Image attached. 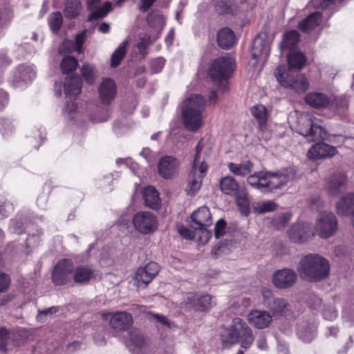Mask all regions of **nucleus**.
<instances>
[{
  "label": "nucleus",
  "mask_w": 354,
  "mask_h": 354,
  "mask_svg": "<svg viewBox=\"0 0 354 354\" xmlns=\"http://www.w3.org/2000/svg\"><path fill=\"white\" fill-rule=\"evenodd\" d=\"M128 44V41H124L113 52L111 58V67L115 68L120 65L121 61L127 54V46Z\"/></svg>",
  "instance_id": "41"
},
{
  "label": "nucleus",
  "mask_w": 354,
  "mask_h": 354,
  "mask_svg": "<svg viewBox=\"0 0 354 354\" xmlns=\"http://www.w3.org/2000/svg\"><path fill=\"white\" fill-rule=\"evenodd\" d=\"M300 338L304 342H310L313 339L315 336V332L313 330H310L308 332H299Z\"/></svg>",
  "instance_id": "60"
},
{
  "label": "nucleus",
  "mask_w": 354,
  "mask_h": 354,
  "mask_svg": "<svg viewBox=\"0 0 354 354\" xmlns=\"http://www.w3.org/2000/svg\"><path fill=\"white\" fill-rule=\"evenodd\" d=\"M235 41L234 32L228 28L221 29L217 34V42L218 46L223 49H228L233 46Z\"/></svg>",
  "instance_id": "31"
},
{
  "label": "nucleus",
  "mask_w": 354,
  "mask_h": 354,
  "mask_svg": "<svg viewBox=\"0 0 354 354\" xmlns=\"http://www.w3.org/2000/svg\"><path fill=\"white\" fill-rule=\"evenodd\" d=\"M315 232L307 223L293 224L288 230L290 239L295 243H304L313 236Z\"/></svg>",
  "instance_id": "17"
},
{
  "label": "nucleus",
  "mask_w": 354,
  "mask_h": 354,
  "mask_svg": "<svg viewBox=\"0 0 354 354\" xmlns=\"http://www.w3.org/2000/svg\"><path fill=\"white\" fill-rule=\"evenodd\" d=\"M295 122H290L292 128L310 142L329 140L330 134L308 113H296Z\"/></svg>",
  "instance_id": "3"
},
{
  "label": "nucleus",
  "mask_w": 354,
  "mask_h": 354,
  "mask_svg": "<svg viewBox=\"0 0 354 354\" xmlns=\"http://www.w3.org/2000/svg\"><path fill=\"white\" fill-rule=\"evenodd\" d=\"M294 168H283L275 172L265 171V192H272L281 189L295 178Z\"/></svg>",
  "instance_id": "6"
},
{
  "label": "nucleus",
  "mask_w": 354,
  "mask_h": 354,
  "mask_svg": "<svg viewBox=\"0 0 354 354\" xmlns=\"http://www.w3.org/2000/svg\"><path fill=\"white\" fill-rule=\"evenodd\" d=\"M265 171H261L250 175L247 182L252 187L265 192Z\"/></svg>",
  "instance_id": "40"
},
{
  "label": "nucleus",
  "mask_w": 354,
  "mask_h": 354,
  "mask_svg": "<svg viewBox=\"0 0 354 354\" xmlns=\"http://www.w3.org/2000/svg\"><path fill=\"white\" fill-rule=\"evenodd\" d=\"M63 22L62 15L60 12H53L48 17V24L53 32L59 30Z\"/></svg>",
  "instance_id": "44"
},
{
  "label": "nucleus",
  "mask_w": 354,
  "mask_h": 354,
  "mask_svg": "<svg viewBox=\"0 0 354 354\" xmlns=\"http://www.w3.org/2000/svg\"><path fill=\"white\" fill-rule=\"evenodd\" d=\"M235 336L239 339L241 347L245 349L249 348L254 342V336L252 329L243 319L236 317L232 320L230 326Z\"/></svg>",
  "instance_id": "10"
},
{
  "label": "nucleus",
  "mask_w": 354,
  "mask_h": 354,
  "mask_svg": "<svg viewBox=\"0 0 354 354\" xmlns=\"http://www.w3.org/2000/svg\"><path fill=\"white\" fill-rule=\"evenodd\" d=\"M299 41V34L297 30L288 31L283 36V39L281 43V48H285L293 50V48L297 46Z\"/></svg>",
  "instance_id": "38"
},
{
  "label": "nucleus",
  "mask_w": 354,
  "mask_h": 354,
  "mask_svg": "<svg viewBox=\"0 0 354 354\" xmlns=\"http://www.w3.org/2000/svg\"><path fill=\"white\" fill-rule=\"evenodd\" d=\"M226 222L223 219H220L216 223L214 228V236L216 239L223 236L225 232Z\"/></svg>",
  "instance_id": "54"
},
{
  "label": "nucleus",
  "mask_w": 354,
  "mask_h": 354,
  "mask_svg": "<svg viewBox=\"0 0 354 354\" xmlns=\"http://www.w3.org/2000/svg\"><path fill=\"white\" fill-rule=\"evenodd\" d=\"M277 207V204L272 201H267L257 203L254 209L259 214H263L274 211Z\"/></svg>",
  "instance_id": "46"
},
{
  "label": "nucleus",
  "mask_w": 354,
  "mask_h": 354,
  "mask_svg": "<svg viewBox=\"0 0 354 354\" xmlns=\"http://www.w3.org/2000/svg\"><path fill=\"white\" fill-rule=\"evenodd\" d=\"M134 227L142 234L154 231L158 225L156 216L151 212L141 211L134 214L132 219Z\"/></svg>",
  "instance_id": "12"
},
{
  "label": "nucleus",
  "mask_w": 354,
  "mask_h": 354,
  "mask_svg": "<svg viewBox=\"0 0 354 354\" xmlns=\"http://www.w3.org/2000/svg\"><path fill=\"white\" fill-rule=\"evenodd\" d=\"M346 174L343 172H336L326 182V189L330 196H337L346 189Z\"/></svg>",
  "instance_id": "18"
},
{
  "label": "nucleus",
  "mask_w": 354,
  "mask_h": 354,
  "mask_svg": "<svg viewBox=\"0 0 354 354\" xmlns=\"http://www.w3.org/2000/svg\"><path fill=\"white\" fill-rule=\"evenodd\" d=\"M151 41L149 37L145 36L142 37L138 44V48L140 53H143L147 48L151 44Z\"/></svg>",
  "instance_id": "57"
},
{
  "label": "nucleus",
  "mask_w": 354,
  "mask_h": 354,
  "mask_svg": "<svg viewBox=\"0 0 354 354\" xmlns=\"http://www.w3.org/2000/svg\"><path fill=\"white\" fill-rule=\"evenodd\" d=\"M207 170V165L203 161L198 166L192 167L188 180L187 194L193 196L201 188L203 178Z\"/></svg>",
  "instance_id": "16"
},
{
  "label": "nucleus",
  "mask_w": 354,
  "mask_h": 354,
  "mask_svg": "<svg viewBox=\"0 0 354 354\" xmlns=\"http://www.w3.org/2000/svg\"><path fill=\"white\" fill-rule=\"evenodd\" d=\"M288 61L290 66L288 72L293 73V69L300 70L305 66L306 59L301 52L290 50Z\"/></svg>",
  "instance_id": "33"
},
{
  "label": "nucleus",
  "mask_w": 354,
  "mask_h": 354,
  "mask_svg": "<svg viewBox=\"0 0 354 354\" xmlns=\"http://www.w3.org/2000/svg\"><path fill=\"white\" fill-rule=\"evenodd\" d=\"M10 284V277L2 272H0V292L6 291Z\"/></svg>",
  "instance_id": "55"
},
{
  "label": "nucleus",
  "mask_w": 354,
  "mask_h": 354,
  "mask_svg": "<svg viewBox=\"0 0 354 354\" xmlns=\"http://www.w3.org/2000/svg\"><path fill=\"white\" fill-rule=\"evenodd\" d=\"M81 10L82 4L80 0H65L64 13L66 18H76L80 15Z\"/></svg>",
  "instance_id": "35"
},
{
  "label": "nucleus",
  "mask_w": 354,
  "mask_h": 354,
  "mask_svg": "<svg viewBox=\"0 0 354 354\" xmlns=\"http://www.w3.org/2000/svg\"><path fill=\"white\" fill-rule=\"evenodd\" d=\"M165 60L159 57L151 63V69L153 73H158L163 68Z\"/></svg>",
  "instance_id": "56"
},
{
  "label": "nucleus",
  "mask_w": 354,
  "mask_h": 354,
  "mask_svg": "<svg viewBox=\"0 0 354 354\" xmlns=\"http://www.w3.org/2000/svg\"><path fill=\"white\" fill-rule=\"evenodd\" d=\"M268 306L274 317H283L290 310L291 306L287 299L282 297L270 299L268 301Z\"/></svg>",
  "instance_id": "26"
},
{
  "label": "nucleus",
  "mask_w": 354,
  "mask_h": 354,
  "mask_svg": "<svg viewBox=\"0 0 354 354\" xmlns=\"http://www.w3.org/2000/svg\"><path fill=\"white\" fill-rule=\"evenodd\" d=\"M143 198L146 206L151 209H158L160 205L159 193L152 186L145 187L142 192Z\"/></svg>",
  "instance_id": "29"
},
{
  "label": "nucleus",
  "mask_w": 354,
  "mask_h": 354,
  "mask_svg": "<svg viewBox=\"0 0 354 354\" xmlns=\"http://www.w3.org/2000/svg\"><path fill=\"white\" fill-rule=\"evenodd\" d=\"M336 213L340 216L354 214V192L343 195L335 205Z\"/></svg>",
  "instance_id": "23"
},
{
  "label": "nucleus",
  "mask_w": 354,
  "mask_h": 354,
  "mask_svg": "<svg viewBox=\"0 0 354 354\" xmlns=\"http://www.w3.org/2000/svg\"><path fill=\"white\" fill-rule=\"evenodd\" d=\"M77 109V105L74 102H68L65 106L64 111L66 113H72Z\"/></svg>",
  "instance_id": "64"
},
{
  "label": "nucleus",
  "mask_w": 354,
  "mask_h": 354,
  "mask_svg": "<svg viewBox=\"0 0 354 354\" xmlns=\"http://www.w3.org/2000/svg\"><path fill=\"white\" fill-rule=\"evenodd\" d=\"M253 116L258 120V123L261 129L266 127L267 113L266 109L263 105H257L252 109Z\"/></svg>",
  "instance_id": "42"
},
{
  "label": "nucleus",
  "mask_w": 354,
  "mask_h": 354,
  "mask_svg": "<svg viewBox=\"0 0 354 354\" xmlns=\"http://www.w3.org/2000/svg\"><path fill=\"white\" fill-rule=\"evenodd\" d=\"M335 103L338 111L342 113H344L348 107V102L346 99H337Z\"/></svg>",
  "instance_id": "58"
},
{
  "label": "nucleus",
  "mask_w": 354,
  "mask_h": 354,
  "mask_svg": "<svg viewBox=\"0 0 354 354\" xmlns=\"http://www.w3.org/2000/svg\"><path fill=\"white\" fill-rule=\"evenodd\" d=\"M198 230V241L202 244H205L208 242L212 236L211 232L206 229V227H202L201 228L194 229Z\"/></svg>",
  "instance_id": "52"
},
{
  "label": "nucleus",
  "mask_w": 354,
  "mask_h": 354,
  "mask_svg": "<svg viewBox=\"0 0 354 354\" xmlns=\"http://www.w3.org/2000/svg\"><path fill=\"white\" fill-rule=\"evenodd\" d=\"M99 98L103 104H110L116 95V86L114 81L105 78L101 82L99 89Z\"/></svg>",
  "instance_id": "22"
},
{
  "label": "nucleus",
  "mask_w": 354,
  "mask_h": 354,
  "mask_svg": "<svg viewBox=\"0 0 354 354\" xmlns=\"http://www.w3.org/2000/svg\"><path fill=\"white\" fill-rule=\"evenodd\" d=\"M12 210L13 206L12 204L0 198V219L8 216Z\"/></svg>",
  "instance_id": "53"
},
{
  "label": "nucleus",
  "mask_w": 354,
  "mask_h": 354,
  "mask_svg": "<svg viewBox=\"0 0 354 354\" xmlns=\"http://www.w3.org/2000/svg\"><path fill=\"white\" fill-rule=\"evenodd\" d=\"M188 302L193 305L197 310L204 311L209 309L214 305L212 297L209 295H194L189 297Z\"/></svg>",
  "instance_id": "27"
},
{
  "label": "nucleus",
  "mask_w": 354,
  "mask_h": 354,
  "mask_svg": "<svg viewBox=\"0 0 354 354\" xmlns=\"http://www.w3.org/2000/svg\"><path fill=\"white\" fill-rule=\"evenodd\" d=\"M220 339L222 346L225 348H230L233 345L239 343V339L236 338L230 326L222 328L220 333Z\"/></svg>",
  "instance_id": "36"
},
{
  "label": "nucleus",
  "mask_w": 354,
  "mask_h": 354,
  "mask_svg": "<svg viewBox=\"0 0 354 354\" xmlns=\"http://www.w3.org/2000/svg\"><path fill=\"white\" fill-rule=\"evenodd\" d=\"M82 91V81L80 77H67L64 83V92L66 96L78 95Z\"/></svg>",
  "instance_id": "30"
},
{
  "label": "nucleus",
  "mask_w": 354,
  "mask_h": 354,
  "mask_svg": "<svg viewBox=\"0 0 354 354\" xmlns=\"http://www.w3.org/2000/svg\"><path fill=\"white\" fill-rule=\"evenodd\" d=\"M112 10V3L111 2H105L100 7L96 6L95 8L91 10L90 15L88 16V21H92L104 17L109 12Z\"/></svg>",
  "instance_id": "39"
},
{
  "label": "nucleus",
  "mask_w": 354,
  "mask_h": 354,
  "mask_svg": "<svg viewBox=\"0 0 354 354\" xmlns=\"http://www.w3.org/2000/svg\"><path fill=\"white\" fill-rule=\"evenodd\" d=\"M180 162L172 156L162 157L158 165L159 175L165 180L173 179L178 174Z\"/></svg>",
  "instance_id": "15"
},
{
  "label": "nucleus",
  "mask_w": 354,
  "mask_h": 354,
  "mask_svg": "<svg viewBox=\"0 0 354 354\" xmlns=\"http://www.w3.org/2000/svg\"><path fill=\"white\" fill-rule=\"evenodd\" d=\"M77 65V61L74 57L67 56L62 59L60 68L64 73H69L75 70Z\"/></svg>",
  "instance_id": "43"
},
{
  "label": "nucleus",
  "mask_w": 354,
  "mask_h": 354,
  "mask_svg": "<svg viewBox=\"0 0 354 354\" xmlns=\"http://www.w3.org/2000/svg\"><path fill=\"white\" fill-rule=\"evenodd\" d=\"M257 346L261 350H266L268 348L267 342H266V337L264 334H261L258 339L257 342Z\"/></svg>",
  "instance_id": "63"
},
{
  "label": "nucleus",
  "mask_w": 354,
  "mask_h": 354,
  "mask_svg": "<svg viewBox=\"0 0 354 354\" xmlns=\"http://www.w3.org/2000/svg\"><path fill=\"white\" fill-rule=\"evenodd\" d=\"M297 281V274L290 268H283L275 271L272 276L273 285L279 289L292 287Z\"/></svg>",
  "instance_id": "14"
},
{
  "label": "nucleus",
  "mask_w": 354,
  "mask_h": 354,
  "mask_svg": "<svg viewBox=\"0 0 354 354\" xmlns=\"http://www.w3.org/2000/svg\"><path fill=\"white\" fill-rule=\"evenodd\" d=\"M19 77L24 82H28L35 77V72L30 66H20L18 68Z\"/></svg>",
  "instance_id": "49"
},
{
  "label": "nucleus",
  "mask_w": 354,
  "mask_h": 354,
  "mask_svg": "<svg viewBox=\"0 0 354 354\" xmlns=\"http://www.w3.org/2000/svg\"><path fill=\"white\" fill-rule=\"evenodd\" d=\"M159 272V266L155 262H149L145 267L138 268L135 279L138 286L142 284L146 286L151 281Z\"/></svg>",
  "instance_id": "19"
},
{
  "label": "nucleus",
  "mask_w": 354,
  "mask_h": 354,
  "mask_svg": "<svg viewBox=\"0 0 354 354\" xmlns=\"http://www.w3.org/2000/svg\"><path fill=\"white\" fill-rule=\"evenodd\" d=\"M338 227L337 219L331 212H322L319 214L315 226V232L323 239L333 236Z\"/></svg>",
  "instance_id": "8"
},
{
  "label": "nucleus",
  "mask_w": 354,
  "mask_h": 354,
  "mask_svg": "<svg viewBox=\"0 0 354 354\" xmlns=\"http://www.w3.org/2000/svg\"><path fill=\"white\" fill-rule=\"evenodd\" d=\"M322 22V14L315 12L309 15L305 19L302 20L299 25L300 30L305 32H309Z\"/></svg>",
  "instance_id": "32"
},
{
  "label": "nucleus",
  "mask_w": 354,
  "mask_h": 354,
  "mask_svg": "<svg viewBox=\"0 0 354 354\" xmlns=\"http://www.w3.org/2000/svg\"><path fill=\"white\" fill-rule=\"evenodd\" d=\"M18 335L14 331H9L5 328H0V353L6 354V353L19 346Z\"/></svg>",
  "instance_id": "24"
},
{
  "label": "nucleus",
  "mask_w": 354,
  "mask_h": 354,
  "mask_svg": "<svg viewBox=\"0 0 354 354\" xmlns=\"http://www.w3.org/2000/svg\"><path fill=\"white\" fill-rule=\"evenodd\" d=\"M229 170L235 175L245 176L252 171L254 165L250 161L247 160L241 164H236L230 162L227 165Z\"/></svg>",
  "instance_id": "34"
},
{
  "label": "nucleus",
  "mask_w": 354,
  "mask_h": 354,
  "mask_svg": "<svg viewBox=\"0 0 354 354\" xmlns=\"http://www.w3.org/2000/svg\"><path fill=\"white\" fill-rule=\"evenodd\" d=\"M93 271L88 267L78 266L73 271V280L76 283H87L93 277Z\"/></svg>",
  "instance_id": "37"
},
{
  "label": "nucleus",
  "mask_w": 354,
  "mask_h": 354,
  "mask_svg": "<svg viewBox=\"0 0 354 354\" xmlns=\"http://www.w3.org/2000/svg\"><path fill=\"white\" fill-rule=\"evenodd\" d=\"M337 153L336 147L324 142L313 145L308 150L307 156L309 159L317 160L326 157H332Z\"/></svg>",
  "instance_id": "20"
},
{
  "label": "nucleus",
  "mask_w": 354,
  "mask_h": 354,
  "mask_svg": "<svg viewBox=\"0 0 354 354\" xmlns=\"http://www.w3.org/2000/svg\"><path fill=\"white\" fill-rule=\"evenodd\" d=\"M130 341L136 347H141L145 344V338L141 333L136 328L132 329L129 333Z\"/></svg>",
  "instance_id": "50"
},
{
  "label": "nucleus",
  "mask_w": 354,
  "mask_h": 354,
  "mask_svg": "<svg viewBox=\"0 0 354 354\" xmlns=\"http://www.w3.org/2000/svg\"><path fill=\"white\" fill-rule=\"evenodd\" d=\"M234 67V59L227 56L219 57L211 63L208 75L214 82L219 83L230 77Z\"/></svg>",
  "instance_id": "7"
},
{
  "label": "nucleus",
  "mask_w": 354,
  "mask_h": 354,
  "mask_svg": "<svg viewBox=\"0 0 354 354\" xmlns=\"http://www.w3.org/2000/svg\"><path fill=\"white\" fill-rule=\"evenodd\" d=\"M102 317L103 319L109 321L111 328L116 332L128 330L133 323L131 315L126 311H118L114 313H104Z\"/></svg>",
  "instance_id": "11"
},
{
  "label": "nucleus",
  "mask_w": 354,
  "mask_h": 354,
  "mask_svg": "<svg viewBox=\"0 0 354 354\" xmlns=\"http://www.w3.org/2000/svg\"><path fill=\"white\" fill-rule=\"evenodd\" d=\"M266 32H259L254 38L251 48L249 64L255 67L259 61L265 62L270 53V44Z\"/></svg>",
  "instance_id": "9"
},
{
  "label": "nucleus",
  "mask_w": 354,
  "mask_h": 354,
  "mask_svg": "<svg viewBox=\"0 0 354 354\" xmlns=\"http://www.w3.org/2000/svg\"><path fill=\"white\" fill-rule=\"evenodd\" d=\"M206 101L201 94L187 97L182 103L181 117L185 128L189 131H197L203 125V113Z\"/></svg>",
  "instance_id": "2"
},
{
  "label": "nucleus",
  "mask_w": 354,
  "mask_h": 354,
  "mask_svg": "<svg viewBox=\"0 0 354 354\" xmlns=\"http://www.w3.org/2000/svg\"><path fill=\"white\" fill-rule=\"evenodd\" d=\"M328 261L317 254H310L301 259L297 271L303 279L318 282L326 279L330 273Z\"/></svg>",
  "instance_id": "1"
},
{
  "label": "nucleus",
  "mask_w": 354,
  "mask_h": 354,
  "mask_svg": "<svg viewBox=\"0 0 354 354\" xmlns=\"http://www.w3.org/2000/svg\"><path fill=\"white\" fill-rule=\"evenodd\" d=\"M74 271L71 260L64 259L58 261L52 273V279L55 285H64L69 281Z\"/></svg>",
  "instance_id": "13"
},
{
  "label": "nucleus",
  "mask_w": 354,
  "mask_h": 354,
  "mask_svg": "<svg viewBox=\"0 0 354 354\" xmlns=\"http://www.w3.org/2000/svg\"><path fill=\"white\" fill-rule=\"evenodd\" d=\"M248 320L254 328L263 329L272 322V315L266 310H252L248 315Z\"/></svg>",
  "instance_id": "21"
},
{
  "label": "nucleus",
  "mask_w": 354,
  "mask_h": 354,
  "mask_svg": "<svg viewBox=\"0 0 354 354\" xmlns=\"http://www.w3.org/2000/svg\"><path fill=\"white\" fill-rule=\"evenodd\" d=\"M85 38V32H83L77 35L75 37L76 50L80 52L82 46Z\"/></svg>",
  "instance_id": "61"
},
{
  "label": "nucleus",
  "mask_w": 354,
  "mask_h": 354,
  "mask_svg": "<svg viewBox=\"0 0 354 354\" xmlns=\"http://www.w3.org/2000/svg\"><path fill=\"white\" fill-rule=\"evenodd\" d=\"M220 188L222 192L228 195H234L237 205L244 215L249 213V199L248 193L244 187L239 185L232 176H225L220 180Z\"/></svg>",
  "instance_id": "4"
},
{
  "label": "nucleus",
  "mask_w": 354,
  "mask_h": 354,
  "mask_svg": "<svg viewBox=\"0 0 354 354\" xmlns=\"http://www.w3.org/2000/svg\"><path fill=\"white\" fill-rule=\"evenodd\" d=\"M286 72L285 66H279L274 72L278 82L283 86L292 89L298 93L306 92L309 88V83L306 77L301 73Z\"/></svg>",
  "instance_id": "5"
},
{
  "label": "nucleus",
  "mask_w": 354,
  "mask_h": 354,
  "mask_svg": "<svg viewBox=\"0 0 354 354\" xmlns=\"http://www.w3.org/2000/svg\"><path fill=\"white\" fill-rule=\"evenodd\" d=\"M290 218L291 214L290 213H281L273 217L272 223L276 228L279 230L286 226Z\"/></svg>",
  "instance_id": "45"
},
{
  "label": "nucleus",
  "mask_w": 354,
  "mask_h": 354,
  "mask_svg": "<svg viewBox=\"0 0 354 354\" xmlns=\"http://www.w3.org/2000/svg\"><path fill=\"white\" fill-rule=\"evenodd\" d=\"M216 11L221 15H227L232 12V7L230 2L221 0L215 6Z\"/></svg>",
  "instance_id": "51"
},
{
  "label": "nucleus",
  "mask_w": 354,
  "mask_h": 354,
  "mask_svg": "<svg viewBox=\"0 0 354 354\" xmlns=\"http://www.w3.org/2000/svg\"><path fill=\"white\" fill-rule=\"evenodd\" d=\"M82 75L84 80L88 84H93L95 77L96 73L94 67L91 64H85L81 68Z\"/></svg>",
  "instance_id": "47"
},
{
  "label": "nucleus",
  "mask_w": 354,
  "mask_h": 354,
  "mask_svg": "<svg viewBox=\"0 0 354 354\" xmlns=\"http://www.w3.org/2000/svg\"><path fill=\"white\" fill-rule=\"evenodd\" d=\"M155 1L156 0H141L139 9L145 12L151 7Z\"/></svg>",
  "instance_id": "59"
},
{
  "label": "nucleus",
  "mask_w": 354,
  "mask_h": 354,
  "mask_svg": "<svg viewBox=\"0 0 354 354\" xmlns=\"http://www.w3.org/2000/svg\"><path fill=\"white\" fill-rule=\"evenodd\" d=\"M211 224V214L207 207H201L192 214L190 226L193 229L207 227Z\"/></svg>",
  "instance_id": "25"
},
{
  "label": "nucleus",
  "mask_w": 354,
  "mask_h": 354,
  "mask_svg": "<svg viewBox=\"0 0 354 354\" xmlns=\"http://www.w3.org/2000/svg\"><path fill=\"white\" fill-rule=\"evenodd\" d=\"M305 101L314 108H325L330 103L329 97L326 94L319 92L308 93L305 97Z\"/></svg>",
  "instance_id": "28"
},
{
  "label": "nucleus",
  "mask_w": 354,
  "mask_h": 354,
  "mask_svg": "<svg viewBox=\"0 0 354 354\" xmlns=\"http://www.w3.org/2000/svg\"><path fill=\"white\" fill-rule=\"evenodd\" d=\"M59 309L57 306H52L42 310H39L37 320L39 322H44L48 319L52 318L59 311Z\"/></svg>",
  "instance_id": "48"
},
{
  "label": "nucleus",
  "mask_w": 354,
  "mask_h": 354,
  "mask_svg": "<svg viewBox=\"0 0 354 354\" xmlns=\"http://www.w3.org/2000/svg\"><path fill=\"white\" fill-rule=\"evenodd\" d=\"M179 233L187 239H192L194 238L193 232L187 227H182L178 230Z\"/></svg>",
  "instance_id": "62"
}]
</instances>
